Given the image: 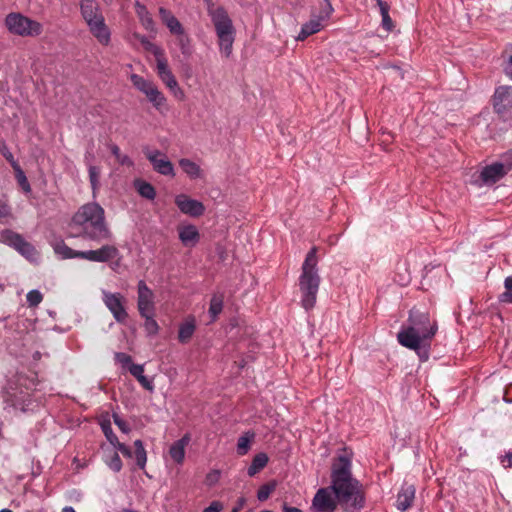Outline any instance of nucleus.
Instances as JSON below:
<instances>
[{"label":"nucleus","instance_id":"nucleus-59","mask_svg":"<svg viewBox=\"0 0 512 512\" xmlns=\"http://www.w3.org/2000/svg\"><path fill=\"white\" fill-rule=\"evenodd\" d=\"M283 512H302L296 507H288L286 504L283 506Z\"/></svg>","mask_w":512,"mask_h":512},{"label":"nucleus","instance_id":"nucleus-53","mask_svg":"<svg viewBox=\"0 0 512 512\" xmlns=\"http://www.w3.org/2000/svg\"><path fill=\"white\" fill-rule=\"evenodd\" d=\"M376 2L378 4L381 16L389 15L390 6L387 2L383 0H376Z\"/></svg>","mask_w":512,"mask_h":512},{"label":"nucleus","instance_id":"nucleus-15","mask_svg":"<svg viewBox=\"0 0 512 512\" xmlns=\"http://www.w3.org/2000/svg\"><path fill=\"white\" fill-rule=\"evenodd\" d=\"M146 158L151 162L155 171L162 175H174L173 164L159 150L144 149Z\"/></svg>","mask_w":512,"mask_h":512},{"label":"nucleus","instance_id":"nucleus-25","mask_svg":"<svg viewBox=\"0 0 512 512\" xmlns=\"http://www.w3.org/2000/svg\"><path fill=\"white\" fill-rule=\"evenodd\" d=\"M134 187L143 198H146L148 200L155 199L156 191L155 188L150 183L143 181L141 179H136L134 181Z\"/></svg>","mask_w":512,"mask_h":512},{"label":"nucleus","instance_id":"nucleus-58","mask_svg":"<svg viewBox=\"0 0 512 512\" xmlns=\"http://www.w3.org/2000/svg\"><path fill=\"white\" fill-rule=\"evenodd\" d=\"M116 359L123 364L131 362V357L125 353H116Z\"/></svg>","mask_w":512,"mask_h":512},{"label":"nucleus","instance_id":"nucleus-16","mask_svg":"<svg viewBox=\"0 0 512 512\" xmlns=\"http://www.w3.org/2000/svg\"><path fill=\"white\" fill-rule=\"evenodd\" d=\"M82 259L91 262H108L119 256V250L115 245H102L99 249L88 250L80 254Z\"/></svg>","mask_w":512,"mask_h":512},{"label":"nucleus","instance_id":"nucleus-38","mask_svg":"<svg viewBox=\"0 0 512 512\" xmlns=\"http://www.w3.org/2000/svg\"><path fill=\"white\" fill-rule=\"evenodd\" d=\"M177 36V45L181 50V53L185 56H190L192 54V47L190 43V38L185 32L176 35Z\"/></svg>","mask_w":512,"mask_h":512},{"label":"nucleus","instance_id":"nucleus-22","mask_svg":"<svg viewBox=\"0 0 512 512\" xmlns=\"http://www.w3.org/2000/svg\"><path fill=\"white\" fill-rule=\"evenodd\" d=\"M322 22L323 21L319 17H317L315 14H312L311 19L302 25L301 31L297 36V40L303 41L308 36L319 32L323 28Z\"/></svg>","mask_w":512,"mask_h":512},{"label":"nucleus","instance_id":"nucleus-29","mask_svg":"<svg viewBox=\"0 0 512 512\" xmlns=\"http://www.w3.org/2000/svg\"><path fill=\"white\" fill-rule=\"evenodd\" d=\"M131 81L133 85L146 96L149 94V91L156 86L153 82L148 81L137 74L131 75Z\"/></svg>","mask_w":512,"mask_h":512},{"label":"nucleus","instance_id":"nucleus-55","mask_svg":"<svg viewBox=\"0 0 512 512\" xmlns=\"http://www.w3.org/2000/svg\"><path fill=\"white\" fill-rule=\"evenodd\" d=\"M118 451H120L125 457H132V451L131 449L126 446L125 444L123 443H119L116 447H115Z\"/></svg>","mask_w":512,"mask_h":512},{"label":"nucleus","instance_id":"nucleus-37","mask_svg":"<svg viewBox=\"0 0 512 512\" xmlns=\"http://www.w3.org/2000/svg\"><path fill=\"white\" fill-rule=\"evenodd\" d=\"M105 463L114 472H119L122 469V461L117 451H110L105 457Z\"/></svg>","mask_w":512,"mask_h":512},{"label":"nucleus","instance_id":"nucleus-54","mask_svg":"<svg viewBox=\"0 0 512 512\" xmlns=\"http://www.w3.org/2000/svg\"><path fill=\"white\" fill-rule=\"evenodd\" d=\"M85 162L86 164L89 166V165H93L92 162L94 161L95 159V155L93 153V142L91 143V146L89 149H87L86 153H85Z\"/></svg>","mask_w":512,"mask_h":512},{"label":"nucleus","instance_id":"nucleus-60","mask_svg":"<svg viewBox=\"0 0 512 512\" xmlns=\"http://www.w3.org/2000/svg\"><path fill=\"white\" fill-rule=\"evenodd\" d=\"M505 458L507 459L508 461V466L509 467H512V452H508L506 455H505Z\"/></svg>","mask_w":512,"mask_h":512},{"label":"nucleus","instance_id":"nucleus-57","mask_svg":"<svg viewBox=\"0 0 512 512\" xmlns=\"http://www.w3.org/2000/svg\"><path fill=\"white\" fill-rule=\"evenodd\" d=\"M246 499L244 497H240L237 500L236 505L232 508L231 512H239L245 505Z\"/></svg>","mask_w":512,"mask_h":512},{"label":"nucleus","instance_id":"nucleus-26","mask_svg":"<svg viewBox=\"0 0 512 512\" xmlns=\"http://www.w3.org/2000/svg\"><path fill=\"white\" fill-rule=\"evenodd\" d=\"M179 165L182 170L193 179L200 178L202 176L200 166L189 159H181L179 161Z\"/></svg>","mask_w":512,"mask_h":512},{"label":"nucleus","instance_id":"nucleus-34","mask_svg":"<svg viewBox=\"0 0 512 512\" xmlns=\"http://www.w3.org/2000/svg\"><path fill=\"white\" fill-rule=\"evenodd\" d=\"M55 252L60 255L63 259H71V258H82L80 255L85 251H76L72 248L68 247L65 243L58 244L55 247Z\"/></svg>","mask_w":512,"mask_h":512},{"label":"nucleus","instance_id":"nucleus-11","mask_svg":"<svg viewBox=\"0 0 512 512\" xmlns=\"http://www.w3.org/2000/svg\"><path fill=\"white\" fill-rule=\"evenodd\" d=\"M507 157L505 162H495L482 169L480 178L485 184L496 183L512 169V153Z\"/></svg>","mask_w":512,"mask_h":512},{"label":"nucleus","instance_id":"nucleus-41","mask_svg":"<svg viewBox=\"0 0 512 512\" xmlns=\"http://www.w3.org/2000/svg\"><path fill=\"white\" fill-rule=\"evenodd\" d=\"M253 437L254 434H251L250 436L243 435L238 439L237 452L239 455H245L248 452L250 448V442Z\"/></svg>","mask_w":512,"mask_h":512},{"label":"nucleus","instance_id":"nucleus-32","mask_svg":"<svg viewBox=\"0 0 512 512\" xmlns=\"http://www.w3.org/2000/svg\"><path fill=\"white\" fill-rule=\"evenodd\" d=\"M144 321V329L148 336H154L159 332V325L155 320V314L146 313L145 315H140Z\"/></svg>","mask_w":512,"mask_h":512},{"label":"nucleus","instance_id":"nucleus-28","mask_svg":"<svg viewBox=\"0 0 512 512\" xmlns=\"http://www.w3.org/2000/svg\"><path fill=\"white\" fill-rule=\"evenodd\" d=\"M224 296L222 294H214L210 300L209 314L214 321L223 309Z\"/></svg>","mask_w":512,"mask_h":512},{"label":"nucleus","instance_id":"nucleus-50","mask_svg":"<svg viewBox=\"0 0 512 512\" xmlns=\"http://www.w3.org/2000/svg\"><path fill=\"white\" fill-rule=\"evenodd\" d=\"M381 17H382V27L388 32L392 31L394 28V23H393L391 17L389 15H384Z\"/></svg>","mask_w":512,"mask_h":512},{"label":"nucleus","instance_id":"nucleus-61","mask_svg":"<svg viewBox=\"0 0 512 512\" xmlns=\"http://www.w3.org/2000/svg\"><path fill=\"white\" fill-rule=\"evenodd\" d=\"M62 512H76L75 509L71 506H66L62 509Z\"/></svg>","mask_w":512,"mask_h":512},{"label":"nucleus","instance_id":"nucleus-64","mask_svg":"<svg viewBox=\"0 0 512 512\" xmlns=\"http://www.w3.org/2000/svg\"><path fill=\"white\" fill-rule=\"evenodd\" d=\"M124 512H135V511H132V510H124Z\"/></svg>","mask_w":512,"mask_h":512},{"label":"nucleus","instance_id":"nucleus-27","mask_svg":"<svg viewBox=\"0 0 512 512\" xmlns=\"http://www.w3.org/2000/svg\"><path fill=\"white\" fill-rule=\"evenodd\" d=\"M268 463V456L265 453H258L254 456L251 465L248 467V475L254 476L262 470Z\"/></svg>","mask_w":512,"mask_h":512},{"label":"nucleus","instance_id":"nucleus-2","mask_svg":"<svg viewBox=\"0 0 512 512\" xmlns=\"http://www.w3.org/2000/svg\"><path fill=\"white\" fill-rule=\"evenodd\" d=\"M76 237L96 243L110 241L113 233L106 221L105 210L96 203H86L78 208L70 223Z\"/></svg>","mask_w":512,"mask_h":512},{"label":"nucleus","instance_id":"nucleus-18","mask_svg":"<svg viewBox=\"0 0 512 512\" xmlns=\"http://www.w3.org/2000/svg\"><path fill=\"white\" fill-rule=\"evenodd\" d=\"M415 498V487L405 483L397 495L396 507L400 511H406L412 506Z\"/></svg>","mask_w":512,"mask_h":512},{"label":"nucleus","instance_id":"nucleus-51","mask_svg":"<svg viewBox=\"0 0 512 512\" xmlns=\"http://www.w3.org/2000/svg\"><path fill=\"white\" fill-rule=\"evenodd\" d=\"M223 509V505L219 501H213L203 512H220Z\"/></svg>","mask_w":512,"mask_h":512},{"label":"nucleus","instance_id":"nucleus-31","mask_svg":"<svg viewBox=\"0 0 512 512\" xmlns=\"http://www.w3.org/2000/svg\"><path fill=\"white\" fill-rule=\"evenodd\" d=\"M146 97L157 110H161L166 104V97L157 88V86H155L151 91H149V94Z\"/></svg>","mask_w":512,"mask_h":512},{"label":"nucleus","instance_id":"nucleus-14","mask_svg":"<svg viewBox=\"0 0 512 512\" xmlns=\"http://www.w3.org/2000/svg\"><path fill=\"white\" fill-rule=\"evenodd\" d=\"M332 493L330 486L320 488L313 498V508L318 512H334L339 504L335 496H332Z\"/></svg>","mask_w":512,"mask_h":512},{"label":"nucleus","instance_id":"nucleus-45","mask_svg":"<svg viewBox=\"0 0 512 512\" xmlns=\"http://www.w3.org/2000/svg\"><path fill=\"white\" fill-rule=\"evenodd\" d=\"M43 299L42 294L38 290H31L26 295L27 303L30 307H36Z\"/></svg>","mask_w":512,"mask_h":512},{"label":"nucleus","instance_id":"nucleus-46","mask_svg":"<svg viewBox=\"0 0 512 512\" xmlns=\"http://www.w3.org/2000/svg\"><path fill=\"white\" fill-rule=\"evenodd\" d=\"M14 170L16 172V178H17L19 184L21 185L22 189L25 192H30V190H31L30 184H29L23 170L21 169V167L18 166V168H14Z\"/></svg>","mask_w":512,"mask_h":512},{"label":"nucleus","instance_id":"nucleus-12","mask_svg":"<svg viewBox=\"0 0 512 512\" xmlns=\"http://www.w3.org/2000/svg\"><path fill=\"white\" fill-rule=\"evenodd\" d=\"M157 74L167 88L176 96L183 98L184 92L179 87L178 82L168 66L166 58L163 56L156 59Z\"/></svg>","mask_w":512,"mask_h":512},{"label":"nucleus","instance_id":"nucleus-10","mask_svg":"<svg viewBox=\"0 0 512 512\" xmlns=\"http://www.w3.org/2000/svg\"><path fill=\"white\" fill-rule=\"evenodd\" d=\"M137 310L140 315L156 312L155 293L144 280L137 283Z\"/></svg>","mask_w":512,"mask_h":512},{"label":"nucleus","instance_id":"nucleus-17","mask_svg":"<svg viewBox=\"0 0 512 512\" xmlns=\"http://www.w3.org/2000/svg\"><path fill=\"white\" fill-rule=\"evenodd\" d=\"M175 204L182 213L192 217H199L205 211V207L202 202L191 199L185 194L177 195L175 197Z\"/></svg>","mask_w":512,"mask_h":512},{"label":"nucleus","instance_id":"nucleus-63","mask_svg":"<svg viewBox=\"0 0 512 512\" xmlns=\"http://www.w3.org/2000/svg\"><path fill=\"white\" fill-rule=\"evenodd\" d=\"M0 512H12L10 509H2Z\"/></svg>","mask_w":512,"mask_h":512},{"label":"nucleus","instance_id":"nucleus-39","mask_svg":"<svg viewBox=\"0 0 512 512\" xmlns=\"http://www.w3.org/2000/svg\"><path fill=\"white\" fill-rule=\"evenodd\" d=\"M505 291L498 297L499 302L512 304V276H508L504 280Z\"/></svg>","mask_w":512,"mask_h":512},{"label":"nucleus","instance_id":"nucleus-62","mask_svg":"<svg viewBox=\"0 0 512 512\" xmlns=\"http://www.w3.org/2000/svg\"><path fill=\"white\" fill-rule=\"evenodd\" d=\"M204 2L207 4V10L208 11H209V7H211V6L215 7L213 2H212V0H204Z\"/></svg>","mask_w":512,"mask_h":512},{"label":"nucleus","instance_id":"nucleus-6","mask_svg":"<svg viewBox=\"0 0 512 512\" xmlns=\"http://www.w3.org/2000/svg\"><path fill=\"white\" fill-rule=\"evenodd\" d=\"M209 16L216 30L220 51L228 58L232 53L235 33L232 20L226 10L220 6L209 7Z\"/></svg>","mask_w":512,"mask_h":512},{"label":"nucleus","instance_id":"nucleus-42","mask_svg":"<svg viewBox=\"0 0 512 512\" xmlns=\"http://www.w3.org/2000/svg\"><path fill=\"white\" fill-rule=\"evenodd\" d=\"M88 172L91 187L93 192L95 193V191L99 187L100 169L97 166L89 165Z\"/></svg>","mask_w":512,"mask_h":512},{"label":"nucleus","instance_id":"nucleus-48","mask_svg":"<svg viewBox=\"0 0 512 512\" xmlns=\"http://www.w3.org/2000/svg\"><path fill=\"white\" fill-rule=\"evenodd\" d=\"M113 421L115 425L123 432L129 433L130 427L126 421H124L118 414H113Z\"/></svg>","mask_w":512,"mask_h":512},{"label":"nucleus","instance_id":"nucleus-43","mask_svg":"<svg viewBox=\"0 0 512 512\" xmlns=\"http://www.w3.org/2000/svg\"><path fill=\"white\" fill-rule=\"evenodd\" d=\"M332 13L333 7L330 0H323L320 3V12L316 16L319 17L322 21H326Z\"/></svg>","mask_w":512,"mask_h":512},{"label":"nucleus","instance_id":"nucleus-49","mask_svg":"<svg viewBox=\"0 0 512 512\" xmlns=\"http://www.w3.org/2000/svg\"><path fill=\"white\" fill-rule=\"evenodd\" d=\"M129 371L131 375H133L136 379H139L142 375H144V368L139 364H132L129 368Z\"/></svg>","mask_w":512,"mask_h":512},{"label":"nucleus","instance_id":"nucleus-40","mask_svg":"<svg viewBox=\"0 0 512 512\" xmlns=\"http://www.w3.org/2000/svg\"><path fill=\"white\" fill-rule=\"evenodd\" d=\"M276 489V483L274 481L262 485L257 493L259 501H265L269 498L271 493Z\"/></svg>","mask_w":512,"mask_h":512},{"label":"nucleus","instance_id":"nucleus-44","mask_svg":"<svg viewBox=\"0 0 512 512\" xmlns=\"http://www.w3.org/2000/svg\"><path fill=\"white\" fill-rule=\"evenodd\" d=\"M101 427H102L105 437L110 442V444L113 445V447L115 448L120 442H119L117 436L114 434L110 423H103L101 425Z\"/></svg>","mask_w":512,"mask_h":512},{"label":"nucleus","instance_id":"nucleus-33","mask_svg":"<svg viewBox=\"0 0 512 512\" xmlns=\"http://www.w3.org/2000/svg\"><path fill=\"white\" fill-rule=\"evenodd\" d=\"M502 67L505 75L512 80V45L502 52Z\"/></svg>","mask_w":512,"mask_h":512},{"label":"nucleus","instance_id":"nucleus-30","mask_svg":"<svg viewBox=\"0 0 512 512\" xmlns=\"http://www.w3.org/2000/svg\"><path fill=\"white\" fill-rule=\"evenodd\" d=\"M134 37L142 44L145 50L153 53L156 59L164 55L163 50L153 44L146 36L134 34Z\"/></svg>","mask_w":512,"mask_h":512},{"label":"nucleus","instance_id":"nucleus-13","mask_svg":"<svg viewBox=\"0 0 512 512\" xmlns=\"http://www.w3.org/2000/svg\"><path fill=\"white\" fill-rule=\"evenodd\" d=\"M4 242L14 247L20 254L26 258H32L35 256V248L32 244L27 242L20 234L15 233L11 230H5L2 233Z\"/></svg>","mask_w":512,"mask_h":512},{"label":"nucleus","instance_id":"nucleus-3","mask_svg":"<svg viewBox=\"0 0 512 512\" xmlns=\"http://www.w3.org/2000/svg\"><path fill=\"white\" fill-rule=\"evenodd\" d=\"M408 322L409 326L397 334V340L402 346L415 350L420 355L425 343L435 336L438 330L437 321L431 319L428 312L413 308L409 312Z\"/></svg>","mask_w":512,"mask_h":512},{"label":"nucleus","instance_id":"nucleus-21","mask_svg":"<svg viewBox=\"0 0 512 512\" xmlns=\"http://www.w3.org/2000/svg\"><path fill=\"white\" fill-rule=\"evenodd\" d=\"M134 7L136 15L139 18L142 26L149 32H155V22L146 6L139 1H136Z\"/></svg>","mask_w":512,"mask_h":512},{"label":"nucleus","instance_id":"nucleus-35","mask_svg":"<svg viewBox=\"0 0 512 512\" xmlns=\"http://www.w3.org/2000/svg\"><path fill=\"white\" fill-rule=\"evenodd\" d=\"M134 446L137 465L139 468L143 469L147 462V454L143 442L141 440H136L134 442Z\"/></svg>","mask_w":512,"mask_h":512},{"label":"nucleus","instance_id":"nucleus-1","mask_svg":"<svg viewBox=\"0 0 512 512\" xmlns=\"http://www.w3.org/2000/svg\"><path fill=\"white\" fill-rule=\"evenodd\" d=\"M353 452L343 448L331 464L330 488L341 508L359 511L366 503L365 488L352 474Z\"/></svg>","mask_w":512,"mask_h":512},{"label":"nucleus","instance_id":"nucleus-19","mask_svg":"<svg viewBox=\"0 0 512 512\" xmlns=\"http://www.w3.org/2000/svg\"><path fill=\"white\" fill-rule=\"evenodd\" d=\"M179 239L186 247H193L200 239L199 232L194 225H185L178 228Z\"/></svg>","mask_w":512,"mask_h":512},{"label":"nucleus","instance_id":"nucleus-23","mask_svg":"<svg viewBox=\"0 0 512 512\" xmlns=\"http://www.w3.org/2000/svg\"><path fill=\"white\" fill-rule=\"evenodd\" d=\"M190 441L189 435H184L181 439L174 442L170 447L169 453L171 458L177 462L182 463L185 457V447L188 445Z\"/></svg>","mask_w":512,"mask_h":512},{"label":"nucleus","instance_id":"nucleus-4","mask_svg":"<svg viewBox=\"0 0 512 512\" xmlns=\"http://www.w3.org/2000/svg\"><path fill=\"white\" fill-rule=\"evenodd\" d=\"M317 264V248L312 247L302 264V272L299 277V288L302 295L301 304L305 310H311L316 304L320 285Z\"/></svg>","mask_w":512,"mask_h":512},{"label":"nucleus","instance_id":"nucleus-5","mask_svg":"<svg viewBox=\"0 0 512 512\" xmlns=\"http://www.w3.org/2000/svg\"><path fill=\"white\" fill-rule=\"evenodd\" d=\"M80 13L86 22L89 31L103 45L110 41V31L105 24L99 4L96 0H81L79 3Z\"/></svg>","mask_w":512,"mask_h":512},{"label":"nucleus","instance_id":"nucleus-56","mask_svg":"<svg viewBox=\"0 0 512 512\" xmlns=\"http://www.w3.org/2000/svg\"><path fill=\"white\" fill-rule=\"evenodd\" d=\"M10 215V208L9 206L0 200V218H6Z\"/></svg>","mask_w":512,"mask_h":512},{"label":"nucleus","instance_id":"nucleus-24","mask_svg":"<svg viewBox=\"0 0 512 512\" xmlns=\"http://www.w3.org/2000/svg\"><path fill=\"white\" fill-rule=\"evenodd\" d=\"M195 319L188 318L179 328L178 339L181 343H187L195 332Z\"/></svg>","mask_w":512,"mask_h":512},{"label":"nucleus","instance_id":"nucleus-20","mask_svg":"<svg viewBox=\"0 0 512 512\" xmlns=\"http://www.w3.org/2000/svg\"><path fill=\"white\" fill-rule=\"evenodd\" d=\"M159 16L162 22L167 26L169 31L174 34L178 35L184 32V28L182 24L179 22V20L166 8L160 7L159 8Z\"/></svg>","mask_w":512,"mask_h":512},{"label":"nucleus","instance_id":"nucleus-8","mask_svg":"<svg viewBox=\"0 0 512 512\" xmlns=\"http://www.w3.org/2000/svg\"><path fill=\"white\" fill-rule=\"evenodd\" d=\"M494 112L503 120L510 118L512 113V86L502 85L495 89L492 96Z\"/></svg>","mask_w":512,"mask_h":512},{"label":"nucleus","instance_id":"nucleus-47","mask_svg":"<svg viewBox=\"0 0 512 512\" xmlns=\"http://www.w3.org/2000/svg\"><path fill=\"white\" fill-rule=\"evenodd\" d=\"M0 152L3 155V157L11 164L13 169L18 168V166H19L18 162L14 159L13 154L10 152L9 148L7 147V145L5 143H2L0 145Z\"/></svg>","mask_w":512,"mask_h":512},{"label":"nucleus","instance_id":"nucleus-9","mask_svg":"<svg viewBox=\"0 0 512 512\" xmlns=\"http://www.w3.org/2000/svg\"><path fill=\"white\" fill-rule=\"evenodd\" d=\"M103 302L108 310L112 313L114 319L118 323H124L128 318L125 308V297L120 293H111L103 291Z\"/></svg>","mask_w":512,"mask_h":512},{"label":"nucleus","instance_id":"nucleus-52","mask_svg":"<svg viewBox=\"0 0 512 512\" xmlns=\"http://www.w3.org/2000/svg\"><path fill=\"white\" fill-rule=\"evenodd\" d=\"M138 382L148 391H153L154 385L151 380H149L146 376L142 375L139 379H137Z\"/></svg>","mask_w":512,"mask_h":512},{"label":"nucleus","instance_id":"nucleus-7","mask_svg":"<svg viewBox=\"0 0 512 512\" xmlns=\"http://www.w3.org/2000/svg\"><path fill=\"white\" fill-rule=\"evenodd\" d=\"M5 25L10 33L19 36L35 37L42 33V25L20 13H10L5 18Z\"/></svg>","mask_w":512,"mask_h":512},{"label":"nucleus","instance_id":"nucleus-36","mask_svg":"<svg viewBox=\"0 0 512 512\" xmlns=\"http://www.w3.org/2000/svg\"><path fill=\"white\" fill-rule=\"evenodd\" d=\"M109 149L120 165L128 167L133 166L134 163L131 158L128 155L121 153L120 148L116 144H109Z\"/></svg>","mask_w":512,"mask_h":512}]
</instances>
